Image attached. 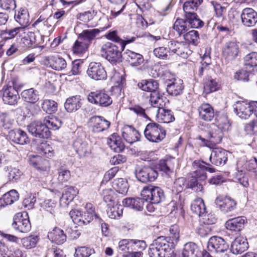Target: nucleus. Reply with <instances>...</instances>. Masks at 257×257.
<instances>
[{"instance_id":"13d9d810","label":"nucleus","mask_w":257,"mask_h":257,"mask_svg":"<svg viewBox=\"0 0 257 257\" xmlns=\"http://www.w3.org/2000/svg\"><path fill=\"white\" fill-rule=\"evenodd\" d=\"M38 240L39 237L37 235H31L22 238L21 242L25 248L30 249L35 247Z\"/></svg>"},{"instance_id":"b1692460","label":"nucleus","mask_w":257,"mask_h":257,"mask_svg":"<svg viewBox=\"0 0 257 257\" xmlns=\"http://www.w3.org/2000/svg\"><path fill=\"white\" fill-rule=\"evenodd\" d=\"M245 222H246L245 217L238 216L228 220L225 223V227L227 229L231 231H240L244 227Z\"/></svg>"},{"instance_id":"338daca9","label":"nucleus","mask_w":257,"mask_h":257,"mask_svg":"<svg viewBox=\"0 0 257 257\" xmlns=\"http://www.w3.org/2000/svg\"><path fill=\"white\" fill-rule=\"evenodd\" d=\"M8 171L9 172L8 175L9 179L12 182L18 180L22 174V172L16 168L8 167Z\"/></svg>"},{"instance_id":"49530a36","label":"nucleus","mask_w":257,"mask_h":257,"mask_svg":"<svg viewBox=\"0 0 257 257\" xmlns=\"http://www.w3.org/2000/svg\"><path fill=\"white\" fill-rule=\"evenodd\" d=\"M202 2V0H189L184 4L183 10L185 13V16L196 14L195 11L197 10L199 6Z\"/></svg>"},{"instance_id":"09e8293b","label":"nucleus","mask_w":257,"mask_h":257,"mask_svg":"<svg viewBox=\"0 0 257 257\" xmlns=\"http://www.w3.org/2000/svg\"><path fill=\"white\" fill-rule=\"evenodd\" d=\"M173 29L177 32V35L179 36L184 35L189 30V27L186 20L177 19L174 24Z\"/></svg>"},{"instance_id":"2f4dec72","label":"nucleus","mask_w":257,"mask_h":257,"mask_svg":"<svg viewBox=\"0 0 257 257\" xmlns=\"http://www.w3.org/2000/svg\"><path fill=\"white\" fill-rule=\"evenodd\" d=\"M144 200L140 198H126L122 201L123 206L137 211H142L143 209Z\"/></svg>"},{"instance_id":"4c0bfd02","label":"nucleus","mask_w":257,"mask_h":257,"mask_svg":"<svg viewBox=\"0 0 257 257\" xmlns=\"http://www.w3.org/2000/svg\"><path fill=\"white\" fill-rule=\"evenodd\" d=\"M107 214L108 216L111 219H117L122 214V206L118 204L117 202H113V204H107Z\"/></svg>"},{"instance_id":"5701e85b","label":"nucleus","mask_w":257,"mask_h":257,"mask_svg":"<svg viewBox=\"0 0 257 257\" xmlns=\"http://www.w3.org/2000/svg\"><path fill=\"white\" fill-rule=\"evenodd\" d=\"M248 248V243L246 239L242 236L235 238L232 242L230 250L233 254H240Z\"/></svg>"},{"instance_id":"052dcab7","label":"nucleus","mask_w":257,"mask_h":257,"mask_svg":"<svg viewBox=\"0 0 257 257\" xmlns=\"http://www.w3.org/2000/svg\"><path fill=\"white\" fill-rule=\"evenodd\" d=\"M58 105L55 101L50 99L44 100L42 108L44 111L48 113L54 112L57 110Z\"/></svg>"},{"instance_id":"f8f14e48","label":"nucleus","mask_w":257,"mask_h":257,"mask_svg":"<svg viewBox=\"0 0 257 257\" xmlns=\"http://www.w3.org/2000/svg\"><path fill=\"white\" fill-rule=\"evenodd\" d=\"M168 47L170 55L176 54L183 58H186L190 52L186 44L173 40L168 42Z\"/></svg>"},{"instance_id":"58836bf2","label":"nucleus","mask_w":257,"mask_h":257,"mask_svg":"<svg viewBox=\"0 0 257 257\" xmlns=\"http://www.w3.org/2000/svg\"><path fill=\"white\" fill-rule=\"evenodd\" d=\"M139 88L143 91L150 92L151 93L158 90L159 83L157 81L150 79L148 80H142L138 84Z\"/></svg>"},{"instance_id":"473e14b6","label":"nucleus","mask_w":257,"mask_h":257,"mask_svg":"<svg viewBox=\"0 0 257 257\" xmlns=\"http://www.w3.org/2000/svg\"><path fill=\"white\" fill-rule=\"evenodd\" d=\"M200 251L198 246L194 242L186 243L182 251V257H198Z\"/></svg>"},{"instance_id":"f3484780","label":"nucleus","mask_w":257,"mask_h":257,"mask_svg":"<svg viewBox=\"0 0 257 257\" xmlns=\"http://www.w3.org/2000/svg\"><path fill=\"white\" fill-rule=\"evenodd\" d=\"M238 52V45L235 42L229 41L224 45L223 49V56L227 62H230L235 59Z\"/></svg>"},{"instance_id":"6e6d98bb","label":"nucleus","mask_w":257,"mask_h":257,"mask_svg":"<svg viewBox=\"0 0 257 257\" xmlns=\"http://www.w3.org/2000/svg\"><path fill=\"white\" fill-rule=\"evenodd\" d=\"M57 172V180L59 183L63 184L67 182L70 180L71 177L70 172L65 167L61 166L58 169Z\"/></svg>"},{"instance_id":"6e6552de","label":"nucleus","mask_w":257,"mask_h":257,"mask_svg":"<svg viewBox=\"0 0 257 257\" xmlns=\"http://www.w3.org/2000/svg\"><path fill=\"white\" fill-rule=\"evenodd\" d=\"M223 136V134L221 128L218 126L212 124L211 130L207 133L206 138L199 136L198 139L201 140L206 146H209V143L214 145L219 143Z\"/></svg>"},{"instance_id":"de8ad7c7","label":"nucleus","mask_w":257,"mask_h":257,"mask_svg":"<svg viewBox=\"0 0 257 257\" xmlns=\"http://www.w3.org/2000/svg\"><path fill=\"white\" fill-rule=\"evenodd\" d=\"M191 210L198 216L206 212V208L203 200L201 198L195 199L191 205Z\"/></svg>"},{"instance_id":"4468645a","label":"nucleus","mask_w":257,"mask_h":257,"mask_svg":"<svg viewBox=\"0 0 257 257\" xmlns=\"http://www.w3.org/2000/svg\"><path fill=\"white\" fill-rule=\"evenodd\" d=\"M3 100L5 103L14 105L20 99L18 92L13 86H4L3 88Z\"/></svg>"},{"instance_id":"9d476101","label":"nucleus","mask_w":257,"mask_h":257,"mask_svg":"<svg viewBox=\"0 0 257 257\" xmlns=\"http://www.w3.org/2000/svg\"><path fill=\"white\" fill-rule=\"evenodd\" d=\"M252 102H247L243 101H238L233 105L235 112L240 118L247 119L253 114V106Z\"/></svg>"},{"instance_id":"39448f33","label":"nucleus","mask_w":257,"mask_h":257,"mask_svg":"<svg viewBox=\"0 0 257 257\" xmlns=\"http://www.w3.org/2000/svg\"><path fill=\"white\" fill-rule=\"evenodd\" d=\"M13 228L22 233L29 232L31 228L27 212H19L16 214L14 217L12 223Z\"/></svg>"},{"instance_id":"2eb2a0df","label":"nucleus","mask_w":257,"mask_h":257,"mask_svg":"<svg viewBox=\"0 0 257 257\" xmlns=\"http://www.w3.org/2000/svg\"><path fill=\"white\" fill-rule=\"evenodd\" d=\"M199 171L196 170L194 172V175L190 177L186 186V188H191L197 192H201L203 190V185L200 181L206 179V174L203 172L200 174Z\"/></svg>"},{"instance_id":"cd10ccee","label":"nucleus","mask_w":257,"mask_h":257,"mask_svg":"<svg viewBox=\"0 0 257 257\" xmlns=\"http://www.w3.org/2000/svg\"><path fill=\"white\" fill-rule=\"evenodd\" d=\"M157 118L159 122L168 123L175 120L174 114L170 109L162 107L157 109Z\"/></svg>"},{"instance_id":"0eeeda50","label":"nucleus","mask_w":257,"mask_h":257,"mask_svg":"<svg viewBox=\"0 0 257 257\" xmlns=\"http://www.w3.org/2000/svg\"><path fill=\"white\" fill-rule=\"evenodd\" d=\"M157 171L150 166L138 167L136 170L138 180L143 183L154 181L158 177Z\"/></svg>"},{"instance_id":"e2e57ef3","label":"nucleus","mask_w":257,"mask_h":257,"mask_svg":"<svg viewBox=\"0 0 257 257\" xmlns=\"http://www.w3.org/2000/svg\"><path fill=\"white\" fill-rule=\"evenodd\" d=\"M94 253V250L87 246H81L76 249L75 256L76 257H89Z\"/></svg>"},{"instance_id":"f704fd0d","label":"nucleus","mask_w":257,"mask_h":257,"mask_svg":"<svg viewBox=\"0 0 257 257\" xmlns=\"http://www.w3.org/2000/svg\"><path fill=\"white\" fill-rule=\"evenodd\" d=\"M48 237L52 242L57 244L63 243L66 240V235L61 229L55 227L52 231L48 234Z\"/></svg>"},{"instance_id":"603ef678","label":"nucleus","mask_w":257,"mask_h":257,"mask_svg":"<svg viewBox=\"0 0 257 257\" xmlns=\"http://www.w3.org/2000/svg\"><path fill=\"white\" fill-rule=\"evenodd\" d=\"M112 187L117 192L120 194H124L128 190L127 181L123 178L114 179L112 183Z\"/></svg>"},{"instance_id":"a19ab883","label":"nucleus","mask_w":257,"mask_h":257,"mask_svg":"<svg viewBox=\"0 0 257 257\" xmlns=\"http://www.w3.org/2000/svg\"><path fill=\"white\" fill-rule=\"evenodd\" d=\"M100 30L98 29L84 30L79 34L78 36L81 40H84L89 45L92 43V40L100 33Z\"/></svg>"},{"instance_id":"ea45409f","label":"nucleus","mask_w":257,"mask_h":257,"mask_svg":"<svg viewBox=\"0 0 257 257\" xmlns=\"http://www.w3.org/2000/svg\"><path fill=\"white\" fill-rule=\"evenodd\" d=\"M183 89L182 80L175 79L171 83L168 84L167 91L171 95L177 96L182 93Z\"/></svg>"},{"instance_id":"37998d69","label":"nucleus","mask_w":257,"mask_h":257,"mask_svg":"<svg viewBox=\"0 0 257 257\" xmlns=\"http://www.w3.org/2000/svg\"><path fill=\"white\" fill-rule=\"evenodd\" d=\"M77 194L78 190L75 187L73 186L67 187L60 198V203L63 202L68 205L73 200L74 198Z\"/></svg>"},{"instance_id":"dca6fc26","label":"nucleus","mask_w":257,"mask_h":257,"mask_svg":"<svg viewBox=\"0 0 257 257\" xmlns=\"http://www.w3.org/2000/svg\"><path fill=\"white\" fill-rule=\"evenodd\" d=\"M216 206L224 213L233 210L236 205V202L230 197L218 196L215 199Z\"/></svg>"},{"instance_id":"680f3d73","label":"nucleus","mask_w":257,"mask_h":257,"mask_svg":"<svg viewBox=\"0 0 257 257\" xmlns=\"http://www.w3.org/2000/svg\"><path fill=\"white\" fill-rule=\"evenodd\" d=\"M199 216V222L202 225H209L215 223L216 218L213 215L207 214V211L201 214Z\"/></svg>"},{"instance_id":"5fc2aeb1","label":"nucleus","mask_w":257,"mask_h":257,"mask_svg":"<svg viewBox=\"0 0 257 257\" xmlns=\"http://www.w3.org/2000/svg\"><path fill=\"white\" fill-rule=\"evenodd\" d=\"M89 45L84 40H81L79 36L78 39L75 42L72 50L75 54H82L87 51Z\"/></svg>"},{"instance_id":"bf43d9fd","label":"nucleus","mask_w":257,"mask_h":257,"mask_svg":"<svg viewBox=\"0 0 257 257\" xmlns=\"http://www.w3.org/2000/svg\"><path fill=\"white\" fill-rule=\"evenodd\" d=\"M183 37L189 43H191L194 45H197L199 43V33L196 30H191L187 32L184 34Z\"/></svg>"},{"instance_id":"8fccbe9b","label":"nucleus","mask_w":257,"mask_h":257,"mask_svg":"<svg viewBox=\"0 0 257 257\" xmlns=\"http://www.w3.org/2000/svg\"><path fill=\"white\" fill-rule=\"evenodd\" d=\"M169 236L167 237L164 236V237L168 239L167 241L169 242L173 243L174 248L180 238V229L179 226L177 224L171 225L169 228Z\"/></svg>"},{"instance_id":"9b49d317","label":"nucleus","mask_w":257,"mask_h":257,"mask_svg":"<svg viewBox=\"0 0 257 257\" xmlns=\"http://www.w3.org/2000/svg\"><path fill=\"white\" fill-rule=\"evenodd\" d=\"M87 73L90 78L96 80H104L107 77L104 68L99 63H90L88 66Z\"/></svg>"},{"instance_id":"c756f323","label":"nucleus","mask_w":257,"mask_h":257,"mask_svg":"<svg viewBox=\"0 0 257 257\" xmlns=\"http://www.w3.org/2000/svg\"><path fill=\"white\" fill-rule=\"evenodd\" d=\"M74 149L80 157H88L91 154V149L86 142L78 140L73 144Z\"/></svg>"},{"instance_id":"4be33fe9","label":"nucleus","mask_w":257,"mask_h":257,"mask_svg":"<svg viewBox=\"0 0 257 257\" xmlns=\"http://www.w3.org/2000/svg\"><path fill=\"white\" fill-rule=\"evenodd\" d=\"M9 136L12 141L20 145H23L29 142L26 133L20 129H15L10 131Z\"/></svg>"},{"instance_id":"c03bdc74","label":"nucleus","mask_w":257,"mask_h":257,"mask_svg":"<svg viewBox=\"0 0 257 257\" xmlns=\"http://www.w3.org/2000/svg\"><path fill=\"white\" fill-rule=\"evenodd\" d=\"M21 96L24 101L31 103H35L39 100L38 92L33 88L23 90Z\"/></svg>"},{"instance_id":"7c9ffc66","label":"nucleus","mask_w":257,"mask_h":257,"mask_svg":"<svg viewBox=\"0 0 257 257\" xmlns=\"http://www.w3.org/2000/svg\"><path fill=\"white\" fill-rule=\"evenodd\" d=\"M15 19L21 25L22 28L27 27L30 23V17L28 10L21 8L20 10L15 13Z\"/></svg>"},{"instance_id":"20e7f679","label":"nucleus","mask_w":257,"mask_h":257,"mask_svg":"<svg viewBox=\"0 0 257 257\" xmlns=\"http://www.w3.org/2000/svg\"><path fill=\"white\" fill-rule=\"evenodd\" d=\"M141 196L146 201L158 204L165 198L163 190L158 187L149 186L144 187Z\"/></svg>"},{"instance_id":"79ce46f5","label":"nucleus","mask_w":257,"mask_h":257,"mask_svg":"<svg viewBox=\"0 0 257 257\" xmlns=\"http://www.w3.org/2000/svg\"><path fill=\"white\" fill-rule=\"evenodd\" d=\"M220 87V84L217 80L211 77H208L204 81V92L206 94H209L218 90Z\"/></svg>"},{"instance_id":"0e129e2a","label":"nucleus","mask_w":257,"mask_h":257,"mask_svg":"<svg viewBox=\"0 0 257 257\" xmlns=\"http://www.w3.org/2000/svg\"><path fill=\"white\" fill-rule=\"evenodd\" d=\"M159 169L167 174L172 172L173 169V165L170 160H161L159 164Z\"/></svg>"},{"instance_id":"774afa93","label":"nucleus","mask_w":257,"mask_h":257,"mask_svg":"<svg viewBox=\"0 0 257 257\" xmlns=\"http://www.w3.org/2000/svg\"><path fill=\"white\" fill-rule=\"evenodd\" d=\"M39 150L43 155L49 158L53 156V149L52 147L47 143H43L39 146Z\"/></svg>"},{"instance_id":"69168bd1","label":"nucleus","mask_w":257,"mask_h":257,"mask_svg":"<svg viewBox=\"0 0 257 257\" xmlns=\"http://www.w3.org/2000/svg\"><path fill=\"white\" fill-rule=\"evenodd\" d=\"M102 196L104 201L107 203H112L113 202H116L115 201V196L114 192L111 189H105L103 190L102 193Z\"/></svg>"},{"instance_id":"aec40b11","label":"nucleus","mask_w":257,"mask_h":257,"mask_svg":"<svg viewBox=\"0 0 257 257\" xmlns=\"http://www.w3.org/2000/svg\"><path fill=\"white\" fill-rule=\"evenodd\" d=\"M227 152L221 148L214 149L210 156L209 160L212 164L216 166L224 165L227 160Z\"/></svg>"},{"instance_id":"c9c22d12","label":"nucleus","mask_w":257,"mask_h":257,"mask_svg":"<svg viewBox=\"0 0 257 257\" xmlns=\"http://www.w3.org/2000/svg\"><path fill=\"white\" fill-rule=\"evenodd\" d=\"M19 197L18 192L16 190H11L3 195L0 198V206L5 207L8 205H11L17 201Z\"/></svg>"},{"instance_id":"f03ea898","label":"nucleus","mask_w":257,"mask_h":257,"mask_svg":"<svg viewBox=\"0 0 257 257\" xmlns=\"http://www.w3.org/2000/svg\"><path fill=\"white\" fill-rule=\"evenodd\" d=\"M125 46V43L124 42L118 43V44L107 42L101 47V55L111 63L120 62L122 56L121 52Z\"/></svg>"},{"instance_id":"864d4df0","label":"nucleus","mask_w":257,"mask_h":257,"mask_svg":"<svg viewBox=\"0 0 257 257\" xmlns=\"http://www.w3.org/2000/svg\"><path fill=\"white\" fill-rule=\"evenodd\" d=\"M185 18L187 22L188 27L192 28H201L204 25V22L198 18L196 14H192V15H187Z\"/></svg>"},{"instance_id":"c85d7f7f","label":"nucleus","mask_w":257,"mask_h":257,"mask_svg":"<svg viewBox=\"0 0 257 257\" xmlns=\"http://www.w3.org/2000/svg\"><path fill=\"white\" fill-rule=\"evenodd\" d=\"M200 118L205 121H211L214 116L213 107L209 103H203L198 108Z\"/></svg>"},{"instance_id":"412c9836","label":"nucleus","mask_w":257,"mask_h":257,"mask_svg":"<svg viewBox=\"0 0 257 257\" xmlns=\"http://www.w3.org/2000/svg\"><path fill=\"white\" fill-rule=\"evenodd\" d=\"M121 132L124 140L130 144L139 140L140 136L139 133L132 125H124L122 127Z\"/></svg>"},{"instance_id":"a878e982","label":"nucleus","mask_w":257,"mask_h":257,"mask_svg":"<svg viewBox=\"0 0 257 257\" xmlns=\"http://www.w3.org/2000/svg\"><path fill=\"white\" fill-rule=\"evenodd\" d=\"M86 208H87V211L84 212V213H83L82 212H81V215L80 216L81 220L80 221H79L78 225L81 226L88 224L93 220L94 217L99 220H101L95 213L94 209L93 208L91 203L87 204Z\"/></svg>"},{"instance_id":"bb28decb","label":"nucleus","mask_w":257,"mask_h":257,"mask_svg":"<svg viewBox=\"0 0 257 257\" xmlns=\"http://www.w3.org/2000/svg\"><path fill=\"white\" fill-rule=\"evenodd\" d=\"M48 62L49 67L56 71H62L67 66L65 60L58 55L48 57Z\"/></svg>"},{"instance_id":"72a5a7b5","label":"nucleus","mask_w":257,"mask_h":257,"mask_svg":"<svg viewBox=\"0 0 257 257\" xmlns=\"http://www.w3.org/2000/svg\"><path fill=\"white\" fill-rule=\"evenodd\" d=\"M80 96L76 95L67 98L64 104V107L67 112L75 111L80 108L81 105Z\"/></svg>"},{"instance_id":"ddd939ff","label":"nucleus","mask_w":257,"mask_h":257,"mask_svg":"<svg viewBox=\"0 0 257 257\" xmlns=\"http://www.w3.org/2000/svg\"><path fill=\"white\" fill-rule=\"evenodd\" d=\"M229 245L222 238L218 236H212L208 242L207 248L210 251L223 252L226 251Z\"/></svg>"},{"instance_id":"1a4fd4ad","label":"nucleus","mask_w":257,"mask_h":257,"mask_svg":"<svg viewBox=\"0 0 257 257\" xmlns=\"http://www.w3.org/2000/svg\"><path fill=\"white\" fill-rule=\"evenodd\" d=\"M28 132L33 136L39 138H48L50 135V131L45 125L44 122L40 121H32L27 126Z\"/></svg>"},{"instance_id":"a18cd8bd","label":"nucleus","mask_w":257,"mask_h":257,"mask_svg":"<svg viewBox=\"0 0 257 257\" xmlns=\"http://www.w3.org/2000/svg\"><path fill=\"white\" fill-rule=\"evenodd\" d=\"M244 68L253 71L257 67V52H253L246 55L244 58Z\"/></svg>"},{"instance_id":"393cba45","label":"nucleus","mask_w":257,"mask_h":257,"mask_svg":"<svg viewBox=\"0 0 257 257\" xmlns=\"http://www.w3.org/2000/svg\"><path fill=\"white\" fill-rule=\"evenodd\" d=\"M123 58L133 66H138L144 61L143 56L135 52L126 50L123 54Z\"/></svg>"},{"instance_id":"3c124183","label":"nucleus","mask_w":257,"mask_h":257,"mask_svg":"<svg viewBox=\"0 0 257 257\" xmlns=\"http://www.w3.org/2000/svg\"><path fill=\"white\" fill-rule=\"evenodd\" d=\"M46 127L50 131V130H57L62 125V122L56 117H51L50 116H46L43 120Z\"/></svg>"},{"instance_id":"6ab92c4d","label":"nucleus","mask_w":257,"mask_h":257,"mask_svg":"<svg viewBox=\"0 0 257 257\" xmlns=\"http://www.w3.org/2000/svg\"><path fill=\"white\" fill-rule=\"evenodd\" d=\"M89 122L92 127V131L95 133L103 132L109 128L110 122L103 116H93L89 119Z\"/></svg>"},{"instance_id":"f257e3e1","label":"nucleus","mask_w":257,"mask_h":257,"mask_svg":"<svg viewBox=\"0 0 257 257\" xmlns=\"http://www.w3.org/2000/svg\"><path fill=\"white\" fill-rule=\"evenodd\" d=\"M168 239L161 236L153 240L150 245L148 253L150 257H171L174 244L169 242Z\"/></svg>"},{"instance_id":"4d7b16f0","label":"nucleus","mask_w":257,"mask_h":257,"mask_svg":"<svg viewBox=\"0 0 257 257\" xmlns=\"http://www.w3.org/2000/svg\"><path fill=\"white\" fill-rule=\"evenodd\" d=\"M133 239H124L118 242V250L124 254H127L133 251Z\"/></svg>"},{"instance_id":"e433bc0d","label":"nucleus","mask_w":257,"mask_h":257,"mask_svg":"<svg viewBox=\"0 0 257 257\" xmlns=\"http://www.w3.org/2000/svg\"><path fill=\"white\" fill-rule=\"evenodd\" d=\"M165 100H167L166 97L162 95L158 90L150 93V102L154 107L158 109L164 107L165 105Z\"/></svg>"},{"instance_id":"7ed1b4c3","label":"nucleus","mask_w":257,"mask_h":257,"mask_svg":"<svg viewBox=\"0 0 257 257\" xmlns=\"http://www.w3.org/2000/svg\"><path fill=\"white\" fill-rule=\"evenodd\" d=\"M144 135L150 142L159 143L165 138L166 132L160 124L150 122L146 126Z\"/></svg>"},{"instance_id":"a211bd4d","label":"nucleus","mask_w":257,"mask_h":257,"mask_svg":"<svg viewBox=\"0 0 257 257\" xmlns=\"http://www.w3.org/2000/svg\"><path fill=\"white\" fill-rule=\"evenodd\" d=\"M240 17L242 24L246 27L254 26L257 23V13L251 8L243 9Z\"/></svg>"},{"instance_id":"423d86ee","label":"nucleus","mask_w":257,"mask_h":257,"mask_svg":"<svg viewBox=\"0 0 257 257\" xmlns=\"http://www.w3.org/2000/svg\"><path fill=\"white\" fill-rule=\"evenodd\" d=\"M87 99L89 102L102 107H107L112 102L109 95L103 91L91 92L87 96Z\"/></svg>"}]
</instances>
